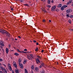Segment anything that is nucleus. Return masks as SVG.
<instances>
[{
    "label": "nucleus",
    "mask_w": 73,
    "mask_h": 73,
    "mask_svg": "<svg viewBox=\"0 0 73 73\" xmlns=\"http://www.w3.org/2000/svg\"><path fill=\"white\" fill-rule=\"evenodd\" d=\"M70 18H73V15H70Z\"/></svg>",
    "instance_id": "obj_26"
},
{
    "label": "nucleus",
    "mask_w": 73,
    "mask_h": 73,
    "mask_svg": "<svg viewBox=\"0 0 73 73\" xmlns=\"http://www.w3.org/2000/svg\"><path fill=\"white\" fill-rule=\"evenodd\" d=\"M0 61H1V62L2 61V59L0 58Z\"/></svg>",
    "instance_id": "obj_47"
},
{
    "label": "nucleus",
    "mask_w": 73,
    "mask_h": 73,
    "mask_svg": "<svg viewBox=\"0 0 73 73\" xmlns=\"http://www.w3.org/2000/svg\"><path fill=\"white\" fill-rule=\"evenodd\" d=\"M17 51H18V52H20V50L19 49H17Z\"/></svg>",
    "instance_id": "obj_37"
},
{
    "label": "nucleus",
    "mask_w": 73,
    "mask_h": 73,
    "mask_svg": "<svg viewBox=\"0 0 73 73\" xmlns=\"http://www.w3.org/2000/svg\"><path fill=\"white\" fill-rule=\"evenodd\" d=\"M9 47H11V45H9Z\"/></svg>",
    "instance_id": "obj_62"
},
{
    "label": "nucleus",
    "mask_w": 73,
    "mask_h": 73,
    "mask_svg": "<svg viewBox=\"0 0 73 73\" xmlns=\"http://www.w3.org/2000/svg\"><path fill=\"white\" fill-rule=\"evenodd\" d=\"M53 2H54V1H53V0H52L51 3H53Z\"/></svg>",
    "instance_id": "obj_38"
},
{
    "label": "nucleus",
    "mask_w": 73,
    "mask_h": 73,
    "mask_svg": "<svg viewBox=\"0 0 73 73\" xmlns=\"http://www.w3.org/2000/svg\"><path fill=\"white\" fill-rule=\"evenodd\" d=\"M0 73H3V72L2 71H0Z\"/></svg>",
    "instance_id": "obj_54"
},
{
    "label": "nucleus",
    "mask_w": 73,
    "mask_h": 73,
    "mask_svg": "<svg viewBox=\"0 0 73 73\" xmlns=\"http://www.w3.org/2000/svg\"><path fill=\"white\" fill-rule=\"evenodd\" d=\"M36 45H38V42L36 43Z\"/></svg>",
    "instance_id": "obj_51"
},
{
    "label": "nucleus",
    "mask_w": 73,
    "mask_h": 73,
    "mask_svg": "<svg viewBox=\"0 0 73 73\" xmlns=\"http://www.w3.org/2000/svg\"><path fill=\"white\" fill-rule=\"evenodd\" d=\"M27 58L29 60H32V57H31L29 56H27Z\"/></svg>",
    "instance_id": "obj_6"
},
{
    "label": "nucleus",
    "mask_w": 73,
    "mask_h": 73,
    "mask_svg": "<svg viewBox=\"0 0 73 73\" xmlns=\"http://www.w3.org/2000/svg\"><path fill=\"white\" fill-rule=\"evenodd\" d=\"M25 73H28V71L27 70V69H25Z\"/></svg>",
    "instance_id": "obj_24"
},
{
    "label": "nucleus",
    "mask_w": 73,
    "mask_h": 73,
    "mask_svg": "<svg viewBox=\"0 0 73 73\" xmlns=\"http://www.w3.org/2000/svg\"><path fill=\"white\" fill-rule=\"evenodd\" d=\"M19 64L21 68V69H23V64L21 63H19Z\"/></svg>",
    "instance_id": "obj_7"
},
{
    "label": "nucleus",
    "mask_w": 73,
    "mask_h": 73,
    "mask_svg": "<svg viewBox=\"0 0 73 73\" xmlns=\"http://www.w3.org/2000/svg\"><path fill=\"white\" fill-rule=\"evenodd\" d=\"M19 52H20V53H23V51H20Z\"/></svg>",
    "instance_id": "obj_42"
},
{
    "label": "nucleus",
    "mask_w": 73,
    "mask_h": 73,
    "mask_svg": "<svg viewBox=\"0 0 73 73\" xmlns=\"http://www.w3.org/2000/svg\"><path fill=\"white\" fill-rule=\"evenodd\" d=\"M68 21L70 24H71V23H72V21H71V20H69Z\"/></svg>",
    "instance_id": "obj_25"
},
{
    "label": "nucleus",
    "mask_w": 73,
    "mask_h": 73,
    "mask_svg": "<svg viewBox=\"0 0 73 73\" xmlns=\"http://www.w3.org/2000/svg\"><path fill=\"white\" fill-rule=\"evenodd\" d=\"M7 36H8V37H9V36H10V34H9V33H8V32L6 33Z\"/></svg>",
    "instance_id": "obj_14"
},
{
    "label": "nucleus",
    "mask_w": 73,
    "mask_h": 73,
    "mask_svg": "<svg viewBox=\"0 0 73 73\" xmlns=\"http://www.w3.org/2000/svg\"><path fill=\"white\" fill-rule=\"evenodd\" d=\"M9 52V49L8 48H6V52L7 53V54L8 53V52Z\"/></svg>",
    "instance_id": "obj_9"
},
{
    "label": "nucleus",
    "mask_w": 73,
    "mask_h": 73,
    "mask_svg": "<svg viewBox=\"0 0 73 73\" xmlns=\"http://www.w3.org/2000/svg\"><path fill=\"white\" fill-rule=\"evenodd\" d=\"M70 3H72V0H70Z\"/></svg>",
    "instance_id": "obj_35"
},
{
    "label": "nucleus",
    "mask_w": 73,
    "mask_h": 73,
    "mask_svg": "<svg viewBox=\"0 0 73 73\" xmlns=\"http://www.w3.org/2000/svg\"><path fill=\"white\" fill-rule=\"evenodd\" d=\"M66 16L68 17H68H70V15H67Z\"/></svg>",
    "instance_id": "obj_27"
},
{
    "label": "nucleus",
    "mask_w": 73,
    "mask_h": 73,
    "mask_svg": "<svg viewBox=\"0 0 73 73\" xmlns=\"http://www.w3.org/2000/svg\"><path fill=\"white\" fill-rule=\"evenodd\" d=\"M56 12H58V11H59V10H58V9H56Z\"/></svg>",
    "instance_id": "obj_33"
},
{
    "label": "nucleus",
    "mask_w": 73,
    "mask_h": 73,
    "mask_svg": "<svg viewBox=\"0 0 73 73\" xmlns=\"http://www.w3.org/2000/svg\"><path fill=\"white\" fill-rule=\"evenodd\" d=\"M27 61H28V60H24V62H25L26 63L27 62Z\"/></svg>",
    "instance_id": "obj_36"
},
{
    "label": "nucleus",
    "mask_w": 73,
    "mask_h": 73,
    "mask_svg": "<svg viewBox=\"0 0 73 73\" xmlns=\"http://www.w3.org/2000/svg\"><path fill=\"white\" fill-rule=\"evenodd\" d=\"M24 5H25L26 6H29V5L27 4H24Z\"/></svg>",
    "instance_id": "obj_34"
},
{
    "label": "nucleus",
    "mask_w": 73,
    "mask_h": 73,
    "mask_svg": "<svg viewBox=\"0 0 73 73\" xmlns=\"http://www.w3.org/2000/svg\"><path fill=\"white\" fill-rule=\"evenodd\" d=\"M16 64V62H14V63L13 64V65L16 68H17V66Z\"/></svg>",
    "instance_id": "obj_4"
},
{
    "label": "nucleus",
    "mask_w": 73,
    "mask_h": 73,
    "mask_svg": "<svg viewBox=\"0 0 73 73\" xmlns=\"http://www.w3.org/2000/svg\"><path fill=\"white\" fill-rule=\"evenodd\" d=\"M2 51H3V52H4V50L3 49H2Z\"/></svg>",
    "instance_id": "obj_60"
},
{
    "label": "nucleus",
    "mask_w": 73,
    "mask_h": 73,
    "mask_svg": "<svg viewBox=\"0 0 73 73\" xmlns=\"http://www.w3.org/2000/svg\"><path fill=\"white\" fill-rule=\"evenodd\" d=\"M15 70V72L16 73H19V69L17 68L16 70Z\"/></svg>",
    "instance_id": "obj_10"
},
{
    "label": "nucleus",
    "mask_w": 73,
    "mask_h": 73,
    "mask_svg": "<svg viewBox=\"0 0 73 73\" xmlns=\"http://www.w3.org/2000/svg\"><path fill=\"white\" fill-rule=\"evenodd\" d=\"M41 73H44V71H42Z\"/></svg>",
    "instance_id": "obj_63"
},
{
    "label": "nucleus",
    "mask_w": 73,
    "mask_h": 73,
    "mask_svg": "<svg viewBox=\"0 0 73 73\" xmlns=\"http://www.w3.org/2000/svg\"><path fill=\"white\" fill-rule=\"evenodd\" d=\"M5 70V68H3V70Z\"/></svg>",
    "instance_id": "obj_48"
},
{
    "label": "nucleus",
    "mask_w": 73,
    "mask_h": 73,
    "mask_svg": "<svg viewBox=\"0 0 73 73\" xmlns=\"http://www.w3.org/2000/svg\"><path fill=\"white\" fill-rule=\"evenodd\" d=\"M63 7H64V8H66V7H68V6L65 5L63 6Z\"/></svg>",
    "instance_id": "obj_29"
},
{
    "label": "nucleus",
    "mask_w": 73,
    "mask_h": 73,
    "mask_svg": "<svg viewBox=\"0 0 73 73\" xmlns=\"http://www.w3.org/2000/svg\"><path fill=\"white\" fill-rule=\"evenodd\" d=\"M62 7V4H60L58 5V8H61Z\"/></svg>",
    "instance_id": "obj_15"
},
{
    "label": "nucleus",
    "mask_w": 73,
    "mask_h": 73,
    "mask_svg": "<svg viewBox=\"0 0 73 73\" xmlns=\"http://www.w3.org/2000/svg\"><path fill=\"white\" fill-rule=\"evenodd\" d=\"M35 69L36 72H38L39 70V68H38V67H36L35 68Z\"/></svg>",
    "instance_id": "obj_8"
},
{
    "label": "nucleus",
    "mask_w": 73,
    "mask_h": 73,
    "mask_svg": "<svg viewBox=\"0 0 73 73\" xmlns=\"http://www.w3.org/2000/svg\"><path fill=\"white\" fill-rule=\"evenodd\" d=\"M31 68L32 69H34V65H32L31 67Z\"/></svg>",
    "instance_id": "obj_23"
},
{
    "label": "nucleus",
    "mask_w": 73,
    "mask_h": 73,
    "mask_svg": "<svg viewBox=\"0 0 73 73\" xmlns=\"http://www.w3.org/2000/svg\"><path fill=\"white\" fill-rule=\"evenodd\" d=\"M35 59L36 64H38L39 63L41 64L40 61V60H39V59L38 58H37L36 59V58Z\"/></svg>",
    "instance_id": "obj_2"
},
{
    "label": "nucleus",
    "mask_w": 73,
    "mask_h": 73,
    "mask_svg": "<svg viewBox=\"0 0 73 73\" xmlns=\"http://www.w3.org/2000/svg\"><path fill=\"white\" fill-rule=\"evenodd\" d=\"M41 67H42V66H41V65L39 67L40 68H41Z\"/></svg>",
    "instance_id": "obj_56"
},
{
    "label": "nucleus",
    "mask_w": 73,
    "mask_h": 73,
    "mask_svg": "<svg viewBox=\"0 0 73 73\" xmlns=\"http://www.w3.org/2000/svg\"><path fill=\"white\" fill-rule=\"evenodd\" d=\"M37 57H38V58H40V59H41V57L38 55L37 56Z\"/></svg>",
    "instance_id": "obj_28"
},
{
    "label": "nucleus",
    "mask_w": 73,
    "mask_h": 73,
    "mask_svg": "<svg viewBox=\"0 0 73 73\" xmlns=\"http://www.w3.org/2000/svg\"><path fill=\"white\" fill-rule=\"evenodd\" d=\"M45 20H42L43 22H45Z\"/></svg>",
    "instance_id": "obj_52"
},
{
    "label": "nucleus",
    "mask_w": 73,
    "mask_h": 73,
    "mask_svg": "<svg viewBox=\"0 0 73 73\" xmlns=\"http://www.w3.org/2000/svg\"><path fill=\"white\" fill-rule=\"evenodd\" d=\"M70 3V2H68L67 3V4H69Z\"/></svg>",
    "instance_id": "obj_58"
},
{
    "label": "nucleus",
    "mask_w": 73,
    "mask_h": 73,
    "mask_svg": "<svg viewBox=\"0 0 73 73\" xmlns=\"http://www.w3.org/2000/svg\"><path fill=\"white\" fill-rule=\"evenodd\" d=\"M18 61L19 62V64H20V63H21V58H19L18 60Z\"/></svg>",
    "instance_id": "obj_19"
},
{
    "label": "nucleus",
    "mask_w": 73,
    "mask_h": 73,
    "mask_svg": "<svg viewBox=\"0 0 73 73\" xmlns=\"http://www.w3.org/2000/svg\"><path fill=\"white\" fill-rule=\"evenodd\" d=\"M70 31H72L73 32V29H70Z\"/></svg>",
    "instance_id": "obj_40"
},
{
    "label": "nucleus",
    "mask_w": 73,
    "mask_h": 73,
    "mask_svg": "<svg viewBox=\"0 0 73 73\" xmlns=\"http://www.w3.org/2000/svg\"><path fill=\"white\" fill-rule=\"evenodd\" d=\"M56 64H57V65L58 64V62H56Z\"/></svg>",
    "instance_id": "obj_53"
},
{
    "label": "nucleus",
    "mask_w": 73,
    "mask_h": 73,
    "mask_svg": "<svg viewBox=\"0 0 73 73\" xmlns=\"http://www.w3.org/2000/svg\"><path fill=\"white\" fill-rule=\"evenodd\" d=\"M42 11H44V12H46V10H45V9H42Z\"/></svg>",
    "instance_id": "obj_20"
},
{
    "label": "nucleus",
    "mask_w": 73,
    "mask_h": 73,
    "mask_svg": "<svg viewBox=\"0 0 73 73\" xmlns=\"http://www.w3.org/2000/svg\"><path fill=\"white\" fill-rule=\"evenodd\" d=\"M48 4H50V0H48Z\"/></svg>",
    "instance_id": "obj_18"
},
{
    "label": "nucleus",
    "mask_w": 73,
    "mask_h": 73,
    "mask_svg": "<svg viewBox=\"0 0 73 73\" xmlns=\"http://www.w3.org/2000/svg\"><path fill=\"white\" fill-rule=\"evenodd\" d=\"M15 40H17V39H16V38H15Z\"/></svg>",
    "instance_id": "obj_59"
},
{
    "label": "nucleus",
    "mask_w": 73,
    "mask_h": 73,
    "mask_svg": "<svg viewBox=\"0 0 73 73\" xmlns=\"http://www.w3.org/2000/svg\"><path fill=\"white\" fill-rule=\"evenodd\" d=\"M5 30H2V31H1V33H2V34H4V31Z\"/></svg>",
    "instance_id": "obj_17"
},
{
    "label": "nucleus",
    "mask_w": 73,
    "mask_h": 73,
    "mask_svg": "<svg viewBox=\"0 0 73 73\" xmlns=\"http://www.w3.org/2000/svg\"><path fill=\"white\" fill-rule=\"evenodd\" d=\"M3 68H4L2 66L1 67V70H3Z\"/></svg>",
    "instance_id": "obj_31"
},
{
    "label": "nucleus",
    "mask_w": 73,
    "mask_h": 73,
    "mask_svg": "<svg viewBox=\"0 0 73 73\" xmlns=\"http://www.w3.org/2000/svg\"><path fill=\"white\" fill-rule=\"evenodd\" d=\"M30 56H31V58H34V57H33V55L32 54H30Z\"/></svg>",
    "instance_id": "obj_22"
},
{
    "label": "nucleus",
    "mask_w": 73,
    "mask_h": 73,
    "mask_svg": "<svg viewBox=\"0 0 73 73\" xmlns=\"http://www.w3.org/2000/svg\"><path fill=\"white\" fill-rule=\"evenodd\" d=\"M19 1L21 3H23L24 1V0H19Z\"/></svg>",
    "instance_id": "obj_21"
},
{
    "label": "nucleus",
    "mask_w": 73,
    "mask_h": 73,
    "mask_svg": "<svg viewBox=\"0 0 73 73\" xmlns=\"http://www.w3.org/2000/svg\"><path fill=\"white\" fill-rule=\"evenodd\" d=\"M48 8H50V7H51V6H50V5H48Z\"/></svg>",
    "instance_id": "obj_39"
},
{
    "label": "nucleus",
    "mask_w": 73,
    "mask_h": 73,
    "mask_svg": "<svg viewBox=\"0 0 73 73\" xmlns=\"http://www.w3.org/2000/svg\"><path fill=\"white\" fill-rule=\"evenodd\" d=\"M18 37L19 38H21V37L19 36H18Z\"/></svg>",
    "instance_id": "obj_49"
},
{
    "label": "nucleus",
    "mask_w": 73,
    "mask_h": 73,
    "mask_svg": "<svg viewBox=\"0 0 73 73\" xmlns=\"http://www.w3.org/2000/svg\"><path fill=\"white\" fill-rule=\"evenodd\" d=\"M33 42H35V43L36 42V40H33Z\"/></svg>",
    "instance_id": "obj_43"
},
{
    "label": "nucleus",
    "mask_w": 73,
    "mask_h": 73,
    "mask_svg": "<svg viewBox=\"0 0 73 73\" xmlns=\"http://www.w3.org/2000/svg\"><path fill=\"white\" fill-rule=\"evenodd\" d=\"M4 71L5 72V73H7V70L5 69V70H4Z\"/></svg>",
    "instance_id": "obj_32"
},
{
    "label": "nucleus",
    "mask_w": 73,
    "mask_h": 73,
    "mask_svg": "<svg viewBox=\"0 0 73 73\" xmlns=\"http://www.w3.org/2000/svg\"><path fill=\"white\" fill-rule=\"evenodd\" d=\"M9 69L10 71H12V68H11V66H9Z\"/></svg>",
    "instance_id": "obj_12"
},
{
    "label": "nucleus",
    "mask_w": 73,
    "mask_h": 73,
    "mask_svg": "<svg viewBox=\"0 0 73 73\" xmlns=\"http://www.w3.org/2000/svg\"><path fill=\"white\" fill-rule=\"evenodd\" d=\"M7 32H8L6 31H5V30L4 32V33H5L6 34V33H7Z\"/></svg>",
    "instance_id": "obj_41"
},
{
    "label": "nucleus",
    "mask_w": 73,
    "mask_h": 73,
    "mask_svg": "<svg viewBox=\"0 0 73 73\" xmlns=\"http://www.w3.org/2000/svg\"><path fill=\"white\" fill-rule=\"evenodd\" d=\"M14 55H15L16 56H18L19 55V54L17 53V52H15L14 54Z\"/></svg>",
    "instance_id": "obj_13"
},
{
    "label": "nucleus",
    "mask_w": 73,
    "mask_h": 73,
    "mask_svg": "<svg viewBox=\"0 0 73 73\" xmlns=\"http://www.w3.org/2000/svg\"><path fill=\"white\" fill-rule=\"evenodd\" d=\"M56 5H55L54 6H53L51 8V11H52V12L55 11V9H56Z\"/></svg>",
    "instance_id": "obj_1"
},
{
    "label": "nucleus",
    "mask_w": 73,
    "mask_h": 73,
    "mask_svg": "<svg viewBox=\"0 0 73 73\" xmlns=\"http://www.w3.org/2000/svg\"><path fill=\"white\" fill-rule=\"evenodd\" d=\"M31 73H33V71H32V72H31Z\"/></svg>",
    "instance_id": "obj_64"
},
{
    "label": "nucleus",
    "mask_w": 73,
    "mask_h": 73,
    "mask_svg": "<svg viewBox=\"0 0 73 73\" xmlns=\"http://www.w3.org/2000/svg\"><path fill=\"white\" fill-rule=\"evenodd\" d=\"M12 73H15V72H14V71L13 70H12Z\"/></svg>",
    "instance_id": "obj_50"
},
{
    "label": "nucleus",
    "mask_w": 73,
    "mask_h": 73,
    "mask_svg": "<svg viewBox=\"0 0 73 73\" xmlns=\"http://www.w3.org/2000/svg\"><path fill=\"white\" fill-rule=\"evenodd\" d=\"M24 51H27V49H25L24 50Z\"/></svg>",
    "instance_id": "obj_45"
},
{
    "label": "nucleus",
    "mask_w": 73,
    "mask_h": 73,
    "mask_svg": "<svg viewBox=\"0 0 73 73\" xmlns=\"http://www.w3.org/2000/svg\"><path fill=\"white\" fill-rule=\"evenodd\" d=\"M72 10L71 9H68L66 11L67 13H70V12H72Z\"/></svg>",
    "instance_id": "obj_3"
},
{
    "label": "nucleus",
    "mask_w": 73,
    "mask_h": 73,
    "mask_svg": "<svg viewBox=\"0 0 73 73\" xmlns=\"http://www.w3.org/2000/svg\"><path fill=\"white\" fill-rule=\"evenodd\" d=\"M25 51H23V53H25Z\"/></svg>",
    "instance_id": "obj_61"
},
{
    "label": "nucleus",
    "mask_w": 73,
    "mask_h": 73,
    "mask_svg": "<svg viewBox=\"0 0 73 73\" xmlns=\"http://www.w3.org/2000/svg\"><path fill=\"white\" fill-rule=\"evenodd\" d=\"M60 9L62 10V11H63V10L64 9V6L62 7Z\"/></svg>",
    "instance_id": "obj_16"
},
{
    "label": "nucleus",
    "mask_w": 73,
    "mask_h": 73,
    "mask_svg": "<svg viewBox=\"0 0 73 73\" xmlns=\"http://www.w3.org/2000/svg\"><path fill=\"white\" fill-rule=\"evenodd\" d=\"M0 44L2 46H4V42H3V41H1V42H0Z\"/></svg>",
    "instance_id": "obj_5"
},
{
    "label": "nucleus",
    "mask_w": 73,
    "mask_h": 73,
    "mask_svg": "<svg viewBox=\"0 0 73 73\" xmlns=\"http://www.w3.org/2000/svg\"><path fill=\"white\" fill-rule=\"evenodd\" d=\"M11 11H13V10H14L13 9V8H11Z\"/></svg>",
    "instance_id": "obj_46"
},
{
    "label": "nucleus",
    "mask_w": 73,
    "mask_h": 73,
    "mask_svg": "<svg viewBox=\"0 0 73 73\" xmlns=\"http://www.w3.org/2000/svg\"><path fill=\"white\" fill-rule=\"evenodd\" d=\"M1 31H2V30H1V29H0V33H1Z\"/></svg>",
    "instance_id": "obj_57"
},
{
    "label": "nucleus",
    "mask_w": 73,
    "mask_h": 73,
    "mask_svg": "<svg viewBox=\"0 0 73 73\" xmlns=\"http://www.w3.org/2000/svg\"><path fill=\"white\" fill-rule=\"evenodd\" d=\"M44 50H42V51H41L42 53L44 52Z\"/></svg>",
    "instance_id": "obj_44"
},
{
    "label": "nucleus",
    "mask_w": 73,
    "mask_h": 73,
    "mask_svg": "<svg viewBox=\"0 0 73 73\" xmlns=\"http://www.w3.org/2000/svg\"><path fill=\"white\" fill-rule=\"evenodd\" d=\"M49 21L50 23H51V20H49Z\"/></svg>",
    "instance_id": "obj_55"
},
{
    "label": "nucleus",
    "mask_w": 73,
    "mask_h": 73,
    "mask_svg": "<svg viewBox=\"0 0 73 73\" xmlns=\"http://www.w3.org/2000/svg\"><path fill=\"white\" fill-rule=\"evenodd\" d=\"M40 65L42 67V66H43V67H44V68H45V64H44V63H41Z\"/></svg>",
    "instance_id": "obj_11"
},
{
    "label": "nucleus",
    "mask_w": 73,
    "mask_h": 73,
    "mask_svg": "<svg viewBox=\"0 0 73 73\" xmlns=\"http://www.w3.org/2000/svg\"><path fill=\"white\" fill-rule=\"evenodd\" d=\"M35 50L36 52H37V51L38 50V47H37Z\"/></svg>",
    "instance_id": "obj_30"
}]
</instances>
